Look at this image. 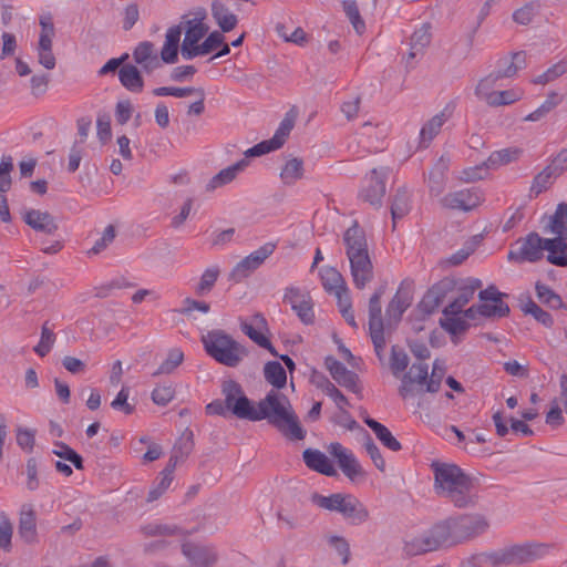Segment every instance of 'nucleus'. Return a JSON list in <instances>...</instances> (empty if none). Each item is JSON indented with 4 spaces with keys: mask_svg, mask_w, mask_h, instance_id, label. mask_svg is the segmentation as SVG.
<instances>
[{
    "mask_svg": "<svg viewBox=\"0 0 567 567\" xmlns=\"http://www.w3.org/2000/svg\"><path fill=\"white\" fill-rule=\"evenodd\" d=\"M223 394L228 411L237 417L249 421L267 420L285 437L292 441L306 437V431L300 425L289 399L277 390H270L256 408L245 395L241 385L234 380L224 382Z\"/></svg>",
    "mask_w": 567,
    "mask_h": 567,
    "instance_id": "1",
    "label": "nucleus"
},
{
    "mask_svg": "<svg viewBox=\"0 0 567 567\" xmlns=\"http://www.w3.org/2000/svg\"><path fill=\"white\" fill-rule=\"evenodd\" d=\"M489 527L487 518L478 513L461 514L432 526L426 533L404 545L408 555L416 556L444 546H453L474 539Z\"/></svg>",
    "mask_w": 567,
    "mask_h": 567,
    "instance_id": "2",
    "label": "nucleus"
},
{
    "mask_svg": "<svg viewBox=\"0 0 567 567\" xmlns=\"http://www.w3.org/2000/svg\"><path fill=\"white\" fill-rule=\"evenodd\" d=\"M434 491L437 496L447 499L457 508L475 506L477 497L474 483L460 466L450 463L433 462Z\"/></svg>",
    "mask_w": 567,
    "mask_h": 567,
    "instance_id": "3",
    "label": "nucleus"
},
{
    "mask_svg": "<svg viewBox=\"0 0 567 567\" xmlns=\"http://www.w3.org/2000/svg\"><path fill=\"white\" fill-rule=\"evenodd\" d=\"M206 353L220 364L236 368L247 355V350L224 330H212L202 337Z\"/></svg>",
    "mask_w": 567,
    "mask_h": 567,
    "instance_id": "4",
    "label": "nucleus"
},
{
    "mask_svg": "<svg viewBox=\"0 0 567 567\" xmlns=\"http://www.w3.org/2000/svg\"><path fill=\"white\" fill-rule=\"evenodd\" d=\"M506 293L501 292L496 286L489 285L486 289L478 292L481 303L473 305L466 310L462 311L464 317L470 320H475L477 316L484 318H504L511 312L506 302L503 301Z\"/></svg>",
    "mask_w": 567,
    "mask_h": 567,
    "instance_id": "5",
    "label": "nucleus"
},
{
    "mask_svg": "<svg viewBox=\"0 0 567 567\" xmlns=\"http://www.w3.org/2000/svg\"><path fill=\"white\" fill-rule=\"evenodd\" d=\"M546 238L537 233H529L526 237L519 238L508 251V260L518 264L536 262L544 257Z\"/></svg>",
    "mask_w": 567,
    "mask_h": 567,
    "instance_id": "6",
    "label": "nucleus"
},
{
    "mask_svg": "<svg viewBox=\"0 0 567 567\" xmlns=\"http://www.w3.org/2000/svg\"><path fill=\"white\" fill-rule=\"evenodd\" d=\"M389 176V168H373L363 179V186L359 197L377 208L381 207L385 195V182Z\"/></svg>",
    "mask_w": 567,
    "mask_h": 567,
    "instance_id": "7",
    "label": "nucleus"
},
{
    "mask_svg": "<svg viewBox=\"0 0 567 567\" xmlns=\"http://www.w3.org/2000/svg\"><path fill=\"white\" fill-rule=\"evenodd\" d=\"M275 250L276 244L266 243L236 264L229 274V280L236 284L241 282L257 270Z\"/></svg>",
    "mask_w": 567,
    "mask_h": 567,
    "instance_id": "8",
    "label": "nucleus"
},
{
    "mask_svg": "<svg viewBox=\"0 0 567 567\" xmlns=\"http://www.w3.org/2000/svg\"><path fill=\"white\" fill-rule=\"evenodd\" d=\"M455 289L456 280L451 277H444L425 292L419 303L420 310L425 315H432L439 309L447 295Z\"/></svg>",
    "mask_w": 567,
    "mask_h": 567,
    "instance_id": "9",
    "label": "nucleus"
},
{
    "mask_svg": "<svg viewBox=\"0 0 567 567\" xmlns=\"http://www.w3.org/2000/svg\"><path fill=\"white\" fill-rule=\"evenodd\" d=\"M284 302L291 306V309L296 312L302 323H313V302L308 292L301 291L296 287H288L285 291Z\"/></svg>",
    "mask_w": 567,
    "mask_h": 567,
    "instance_id": "10",
    "label": "nucleus"
},
{
    "mask_svg": "<svg viewBox=\"0 0 567 567\" xmlns=\"http://www.w3.org/2000/svg\"><path fill=\"white\" fill-rule=\"evenodd\" d=\"M293 120L286 116L279 124L274 136L270 140L262 141L245 152L246 157H255L268 154L279 150L286 142L291 130L293 128Z\"/></svg>",
    "mask_w": 567,
    "mask_h": 567,
    "instance_id": "11",
    "label": "nucleus"
},
{
    "mask_svg": "<svg viewBox=\"0 0 567 567\" xmlns=\"http://www.w3.org/2000/svg\"><path fill=\"white\" fill-rule=\"evenodd\" d=\"M412 303V296L402 285L398 289L385 309V328L388 334H391L402 319L403 313Z\"/></svg>",
    "mask_w": 567,
    "mask_h": 567,
    "instance_id": "12",
    "label": "nucleus"
},
{
    "mask_svg": "<svg viewBox=\"0 0 567 567\" xmlns=\"http://www.w3.org/2000/svg\"><path fill=\"white\" fill-rule=\"evenodd\" d=\"M482 286L481 279L472 277L461 280L460 284L456 281L457 297L443 309L444 316L460 315L464 306L473 299L475 291L481 289Z\"/></svg>",
    "mask_w": 567,
    "mask_h": 567,
    "instance_id": "13",
    "label": "nucleus"
},
{
    "mask_svg": "<svg viewBox=\"0 0 567 567\" xmlns=\"http://www.w3.org/2000/svg\"><path fill=\"white\" fill-rule=\"evenodd\" d=\"M324 365L330 372L332 379L341 386L347 390L360 394L361 386L359 385V377L355 372L346 368L343 363L338 361L333 357H327L324 360Z\"/></svg>",
    "mask_w": 567,
    "mask_h": 567,
    "instance_id": "14",
    "label": "nucleus"
},
{
    "mask_svg": "<svg viewBox=\"0 0 567 567\" xmlns=\"http://www.w3.org/2000/svg\"><path fill=\"white\" fill-rule=\"evenodd\" d=\"M482 203V195L477 188H465L449 193L442 198L444 207L468 212Z\"/></svg>",
    "mask_w": 567,
    "mask_h": 567,
    "instance_id": "15",
    "label": "nucleus"
},
{
    "mask_svg": "<svg viewBox=\"0 0 567 567\" xmlns=\"http://www.w3.org/2000/svg\"><path fill=\"white\" fill-rule=\"evenodd\" d=\"M132 56L134 62L138 64L146 74H151L162 68L156 47L151 41L140 42L133 50Z\"/></svg>",
    "mask_w": 567,
    "mask_h": 567,
    "instance_id": "16",
    "label": "nucleus"
},
{
    "mask_svg": "<svg viewBox=\"0 0 567 567\" xmlns=\"http://www.w3.org/2000/svg\"><path fill=\"white\" fill-rule=\"evenodd\" d=\"M350 261L351 276L358 289H363L373 279V265L369 252L348 257Z\"/></svg>",
    "mask_w": 567,
    "mask_h": 567,
    "instance_id": "17",
    "label": "nucleus"
},
{
    "mask_svg": "<svg viewBox=\"0 0 567 567\" xmlns=\"http://www.w3.org/2000/svg\"><path fill=\"white\" fill-rule=\"evenodd\" d=\"M181 546L183 555L196 567H213L217 560V555L210 547L200 546L186 539Z\"/></svg>",
    "mask_w": 567,
    "mask_h": 567,
    "instance_id": "18",
    "label": "nucleus"
},
{
    "mask_svg": "<svg viewBox=\"0 0 567 567\" xmlns=\"http://www.w3.org/2000/svg\"><path fill=\"white\" fill-rule=\"evenodd\" d=\"M329 451L334 457H337L341 471L350 480L363 474L362 467L355 456L346 450L340 443H331Z\"/></svg>",
    "mask_w": 567,
    "mask_h": 567,
    "instance_id": "19",
    "label": "nucleus"
},
{
    "mask_svg": "<svg viewBox=\"0 0 567 567\" xmlns=\"http://www.w3.org/2000/svg\"><path fill=\"white\" fill-rule=\"evenodd\" d=\"M18 534L27 544H34L38 542L37 514L32 505H22L19 517Z\"/></svg>",
    "mask_w": 567,
    "mask_h": 567,
    "instance_id": "20",
    "label": "nucleus"
},
{
    "mask_svg": "<svg viewBox=\"0 0 567 567\" xmlns=\"http://www.w3.org/2000/svg\"><path fill=\"white\" fill-rule=\"evenodd\" d=\"M212 17L221 32H230L238 23L237 16L229 7V0H214L212 2Z\"/></svg>",
    "mask_w": 567,
    "mask_h": 567,
    "instance_id": "21",
    "label": "nucleus"
},
{
    "mask_svg": "<svg viewBox=\"0 0 567 567\" xmlns=\"http://www.w3.org/2000/svg\"><path fill=\"white\" fill-rule=\"evenodd\" d=\"M343 243L348 257L369 252L365 233L357 221L343 234Z\"/></svg>",
    "mask_w": 567,
    "mask_h": 567,
    "instance_id": "22",
    "label": "nucleus"
},
{
    "mask_svg": "<svg viewBox=\"0 0 567 567\" xmlns=\"http://www.w3.org/2000/svg\"><path fill=\"white\" fill-rule=\"evenodd\" d=\"M23 220L35 231L53 235L58 230L54 217L48 212L30 209L25 212Z\"/></svg>",
    "mask_w": 567,
    "mask_h": 567,
    "instance_id": "23",
    "label": "nucleus"
},
{
    "mask_svg": "<svg viewBox=\"0 0 567 567\" xmlns=\"http://www.w3.org/2000/svg\"><path fill=\"white\" fill-rule=\"evenodd\" d=\"M526 66V53L524 51L515 52L508 56H504L497 62V70L493 73L498 80L513 78L518 71Z\"/></svg>",
    "mask_w": 567,
    "mask_h": 567,
    "instance_id": "24",
    "label": "nucleus"
},
{
    "mask_svg": "<svg viewBox=\"0 0 567 567\" xmlns=\"http://www.w3.org/2000/svg\"><path fill=\"white\" fill-rule=\"evenodd\" d=\"M182 31V25H174L167 30L161 55H158L162 64H173L177 61Z\"/></svg>",
    "mask_w": 567,
    "mask_h": 567,
    "instance_id": "25",
    "label": "nucleus"
},
{
    "mask_svg": "<svg viewBox=\"0 0 567 567\" xmlns=\"http://www.w3.org/2000/svg\"><path fill=\"white\" fill-rule=\"evenodd\" d=\"M141 532L146 537H176L181 545L189 536V532L174 524H147L141 527Z\"/></svg>",
    "mask_w": 567,
    "mask_h": 567,
    "instance_id": "26",
    "label": "nucleus"
},
{
    "mask_svg": "<svg viewBox=\"0 0 567 567\" xmlns=\"http://www.w3.org/2000/svg\"><path fill=\"white\" fill-rule=\"evenodd\" d=\"M352 494L346 493H333L329 496H323L319 493H313L310 497V501L316 506L330 511L337 512L339 514H343L344 508L348 506L349 498H351Z\"/></svg>",
    "mask_w": 567,
    "mask_h": 567,
    "instance_id": "27",
    "label": "nucleus"
},
{
    "mask_svg": "<svg viewBox=\"0 0 567 567\" xmlns=\"http://www.w3.org/2000/svg\"><path fill=\"white\" fill-rule=\"evenodd\" d=\"M302 457L310 470L327 476H333L337 473L328 456L318 450L307 449L303 451Z\"/></svg>",
    "mask_w": 567,
    "mask_h": 567,
    "instance_id": "28",
    "label": "nucleus"
},
{
    "mask_svg": "<svg viewBox=\"0 0 567 567\" xmlns=\"http://www.w3.org/2000/svg\"><path fill=\"white\" fill-rule=\"evenodd\" d=\"M118 80L122 86L132 93H141L144 90L142 72L134 64H123L118 70Z\"/></svg>",
    "mask_w": 567,
    "mask_h": 567,
    "instance_id": "29",
    "label": "nucleus"
},
{
    "mask_svg": "<svg viewBox=\"0 0 567 567\" xmlns=\"http://www.w3.org/2000/svg\"><path fill=\"white\" fill-rule=\"evenodd\" d=\"M385 288L379 287L369 299L368 313H369V331L381 330L385 328V319L382 318L381 298L384 295Z\"/></svg>",
    "mask_w": 567,
    "mask_h": 567,
    "instance_id": "30",
    "label": "nucleus"
},
{
    "mask_svg": "<svg viewBox=\"0 0 567 567\" xmlns=\"http://www.w3.org/2000/svg\"><path fill=\"white\" fill-rule=\"evenodd\" d=\"M249 164L247 158H243L237 163L221 169L218 174H216L207 184V190H215L224 185L231 183L236 176L243 172Z\"/></svg>",
    "mask_w": 567,
    "mask_h": 567,
    "instance_id": "31",
    "label": "nucleus"
},
{
    "mask_svg": "<svg viewBox=\"0 0 567 567\" xmlns=\"http://www.w3.org/2000/svg\"><path fill=\"white\" fill-rule=\"evenodd\" d=\"M545 250L548 251L547 260L556 266H567V243L564 236H557L556 238L548 239L545 241Z\"/></svg>",
    "mask_w": 567,
    "mask_h": 567,
    "instance_id": "32",
    "label": "nucleus"
},
{
    "mask_svg": "<svg viewBox=\"0 0 567 567\" xmlns=\"http://www.w3.org/2000/svg\"><path fill=\"white\" fill-rule=\"evenodd\" d=\"M449 115L445 111L440 112L430 118L420 131V147H427L433 138L441 132L442 126L447 121Z\"/></svg>",
    "mask_w": 567,
    "mask_h": 567,
    "instance_id": "33",
    "label": "nucleus"
},
{
    "mask_svg": "<svg viewBox=\"0 0 567 567\" xmlns=\"http://www.w3.org/2000/svg\"><path fill=\"white\" fill-rule=\"evenodd\" d=\"M431 42V32L429 25L415 30L410 39V52L406 58V65H410L411 61L423 54L424 49Z\"/></svg>",
    "mask_w": 567,
    "mask_h": 567,
    "instance_id": "34",
    "label": "nucleus"
},
{
    "mask_svg": "<svg viewBox=\"0 0 567 567\" xmlns=\"http://www.w3.org/2000/svg\"><path fill=\"white\" fill-rule=\"evenodd\" d=\"M320 278L324 290L329 293L344 292L348 288L342 275L333 267L321 269Z\"/></svg>",
    "mask_w": 567,
    "mask_h": 567,
    "instance_id": "35",
    "label": "nucleus"
},
{
    "mask_svg": "<svg viewBox=\"0 0 567 567\" xmlns=\"http://www.w3.org/2000/svg\"><path fill=\"white\" fill-rule=\"evenodd\" d=\"M348 506L344 508L342 517L352 525H361L370 518V513L363 503L354 495L349 498Z\"/></svg>",
    "mask_w": 567,
    "mask_h": 567,
    "instance_id": "36",
    "label": "nucleus"
},
{
    "mask_svg": "<svg viewBox=\"0 0 567 567\" xmlns=\"http://www.w3.org/2000/svg\"><path fill=\"white\" fill-rule=\"evenodd\" d=\"M364 423L374 432L385 447L393 452H398L402 449L401 443L392 435L386 426L369 416L364 419Z\"/></svg>",
    "mask_w": 567,
    "mask_h": 567,
    "instance_id": "37",
    "label": "nucleus"
},
{
    "mask_svg": "<svg viewBox=\"0 0 567 567\" xmlns=\"http://www.w3.org/2000/svg\"><path fill=\"white\" fill-rule=\"evenodd\" d=\"M305 166L302 158L291 157L288 158L280 172L281 182L285 185H295L303 177Z\"/></svg>",
    "mask_w": 567,
    "mask_h": 567,
    "instance_id": "38",
    "label": "nucleus"
},
{
    "mask_svg": "<svg viewBox=\"0 0 567 567\" xmlns=\"http://www.w3.org/2000/svg\"><path fill=\"white\" fill-rule=\"evenodd\" d=\"M411 209L410 195L406 189L399 188L393 197L391 204V215L393 220V228L398 219L403 218Z\"/></svg>",
    "mask_w": 567,
    "mask_h": 567,
    "instance_id": "39",
    "label": "nucleus"
},
{
    "mask_svg": "<svg viewBox=\"0 0 567 567\" xmlns=\"http://www.w3.org/2000/svg\"><path fill=\"white\" fill-rule=\"evenodd\" d=\"M209 27L202 19L194 18L185 22V37L183 42L188 44H200L199 41L206 35Z\"/></svg>",
    "mask_w": 567,
    "mask_h": 567,
    "instance_id": "40",
    "label": "nucleus"
},
{
    "mask_svg": "<svg viewBox=\"0 0 567 567\" xmlns=\"http://www.w3.org/2000/svg\"><path fill=\"white\" fill-rule=\"evenodd\" d=\"M264 375L268 383L277 390L282 389L287 383V373L278 361H269L265 364Z\"/></svg>",
    "mask_w": 567,
    "mask_h": 567,
    "instance_id": "41",
    "label": "nucleus"
},
{
    "mask_svg": "<svg viewBox=\"0 0 567 567\" xmlns=\"http://www.w3.org/2000/svg\"><path fill=\"white\" fill-rule=\"evenodd\" d=\"M535 290L538 300L548 308L557 310L565 307L560 296L556 293L549 286L537 281L535 285Z\"/></svg>",
    "mask_w": 567,
    "mask_h": 567,
    "instance_id": "42",
    "label": "nucleus"
},
{
    "mask_svg": "<svg viewBox=\"0 0 567 567\" xmlns=\"http://www.w3.org/2000/svg\"><path fill=\"white\" fill-rule=\"evenodd\" d=\"M520 309L525 315L533 316L537 322L547 328L554 324L551 315L542 309L530 297H527L525 302L522 301Z\"/></svg>",
    "mask_w": 567,
    "mask_h": 567,
    "instance_id": "43",
    "label": "nucleus"
},
{
    "mask_svg": "<svg viewBox=\"0 0 567 567\" xmlns=\"http://www.w3.org/2000/svg\"><path fill=\"white\" fill-rule=\"evenodd\" d=\"M542 8L539 0H532L513 12V20L522 25L529 24Z\"/></svg>",
    "mask_w": 567,
    "mask_h": 567,
    "instance_id": "44",
    "label": "nucleus"
},
{
    "mask_svg": "<svg viewBox=\"0 0 567 567\" xmlns=\"http://www.w3.org/2000/svg\"><path fill=\"white\" fill-rule=\"evenodd\" d=\"M520 153H522V151L516 147H508V148L495 151L489 155V157L487 159V165H488V167H497V166L509 164V163L518 159Z\"/></svg>",
    "mask_w": 567,
    "mask_h": 567,
    "instance_id": "45",
    "label": "nucleus"
},
{
    "mask_svg": "<svg viewBox=\"0 0 567 567\" xmlns=\"http://www.w3.org/2000/svg\"><path fill=\"white\" fill-rule=\"evenodd\" d=\"M498 78L492 72L484 79H482L475 89L476 96L484 101L487 105L491 103L493 96L497 91L494 89L497 86Z\"/></svg>",
    "mask_w": 567,
    "mask_h": 567,
    "instance_id": "46",
    "label": "nucleus"
},
{
    "mask_svg": "<svg viewBox=\"0 0 567 567\" xmlns=\"http://www.w3.org/2000/svg\"><path fill=\"white\" fill-rule=\"evenodd\" d=\"M410 359L406 352L399 346H392L390 357V369L395 378H399L402 372L409 367Z\"/></svg>",
    "mask_w": 567,
    "mask_h": 567,
    "instance_id": "47",
    "label": "nucleus"
},
{
    "mask_svg": "<svg viewBox=\"0 0 567 567\" xmlns=\"http://www.w3.org/2000/svg\"><path fill=\"white\" fill-rule=\"evenodd\" d=\"M220 270L219 267L213 266L207 268L200 276L199 282L195 289L197 296H205L214 288Z\"/></svg>",
    "mask_w": 567,
    "mask_h": 567,
    "instance_id": "48",
    "label": "nucleus"
},
{
    "mask_svg": "<svg viewBox=\"0 0 567 567\" xmlns=\"http://www.w3.org/2000/svg\"><path fill=\"white\" fill-rule=\"evenodd\" d=\"M567 73V59H563L532 80L534 84H547Z\"/></svg>",
    "mask_w": 567,
    "mask_h": 567,
    "instance_id": "49",
    "label": "nucleus"
},
{
    "mask_svg": "<svg viewBox=\"0 0 567 567\" xmlns=\"http://www.w3.org/2000/svg\"><path fill=\"white\" fill-rule=\"evenodd\" d=\"M555 178L557 177L546 166L534 177L529 188V197H537L539 194L548 189Z\"/></svg>",
    "mask_w": 567,
    "mask_h": 567,
    "instance_id": "50",
    "label": "nucleus"
},
{
    "mask_svg": "<svg viewBox=\"0 0 567 567\" xmlns=\"http://www.w3.org/2000/svg\"><path fill=\"white\" fill-rule=\"evenodd\" d=\"M488 104L492 107L511 105L523 97V91L518 89H509L504 91H497Z\"/></svg>",
    "mask_w": 567,
    "mask_h": 567,
    "instance_id": "51",
    "label": "nucleus"
},
{
    "mask_svg": "<svg viewBox=\"0 0 567 567\" xmlns=\"http://www.w3.org/2000/svg\"><path fill=\"white\" fill-rule=\"evenodd\" d=\"M240 328L241 331L259 347L267 349L272 355H278L269 339L265 337L260 331L255 329L250 323L243 322Z\"/></svg>",
    "mask_w": 567,
    "mask_h": 567,
    "instance_id": "52",
    "label": "nucleus"
},
{
    "mask_svg": "<svg viewBox=\"0 0 567 567\" xmlns=\"http://www.w3.org/2000/svg\"><path fill=\"white\" fill-rule=\"evenodd\" d=\"M13 525L6 513L0 514V549L10 553L12 549Z\"/></svg>",
    "mask_w": 567,
    "mask_h": 567,
    "instance_id": "53",
    "label": "nucleus"
},
{
    "mask_svg": "<svg viewBox=\"0 0 567 567\" xmlns=\"http://www.w3.org/2000/svg\"><path fill=\"white\" fill-rule=\"evenodd\" d=\"M526 555L527 551L524 548L517 546L506 551L493 554L492 559L494 564H513L516 561L525 560Z\"/></svg>",
    "mask_w": 567,
    "mask_h": 567,
    "instance_id": "54",
    "label": "nucleus"
},
{
    "mask_svg": "<svg viewBox=\"0 0 567 567\" xmlns=\"http://www.w3.org/2000/svg\"><path fill=\"white\" fill-rule=\"evenodd\" d=\"M551 231L557 236H567V204H558L551 219Z\"/></svg>",
    "mask_w": 567,
    "mask_h": 567,
    "instance_id": "55",
    "label": "nucleus"
},
{
    "mask_svg": "<svg viewBox=\"0 0 567 567\" xmlns=\"http://www.w3.org/2000/svg\"><path fill=\"white\" fill-rule=\"evenodd\" d=\"M184 360V353L179 349H172L166 360L158 367L153 375L172 373Z\"/></svg>",
    "mask_w": 567,
    "mask_h": 567,
    "instance_id": "56",
    "label": "nucleus"
},
{
    "mask_svg": "<svg viewBox=\"0 0 567 567\" xmlns=\"http://www.w3.org/2000/svg\"><path fill=\"white\" fill-rule=\"evenodd\" d=\"M318 386L334 401L341 411L344 410V406L349 405L348 399L329 379L323 378Z\"/></svg>",
    "mask_w": 567,
    "mask_h": 567,
    "instance_id": "57",
    "label": "nucleus"
},
{
    "mask_svg": "<svg viewBox=\"0 0 567 567\" xmlns=\"http://www.w3.org/2000/svg\"><path fill=\"white\" fill-rule=\"evenodd\" d=\"M440 324L452 336L461 334L470 328V323L457 316H446L445 319L440 320Z\"/></svg>",
    "mask_w": 567,
    "mask_h": 567,
    "instance_id": "58",
    "label": "nucleus"
},
{
    "mask_svg": "<svg viewBox=\"0 0 567 567\" xmlns=\"http://www.w3.org/2000/svg\"><path fill=\"white\" fill-rule=\"evenodd\" d=\"M343 10L346 12V16L352 23L353 28L355 29V31L358 33H362L365 29V23L360 16L357 2L354 0L343 1Z\"/></svg>",
    "mask_w": 567,
    "mask_h": 567,
    "instance_id": "59",
    "label": "nucleus"
},
{
    "mask_svg": "<svg viewBox=\"0 0 567 567\" xmlns=\"http://www.w3.org/2000/svg\"><path fill=\"white\" fill-rule=\"evenodd\" d=\"M55 342L54 332L48 328L47 323L42 326L41 338L39 343L34 347V352L40 357H45L52 349Z\"/></svg>",
    "mask_w": 567,
    "mask_h": 567,
    "instance_id": "60",
    "label": "nucleus"
},
{
    "mask_svg": "<svg viewBox=\"0 0 567 567\" xmlns=\"http://www.w3.org/2000/svg\"><path fill=\"white\" fill-rule=\"evenodd\" d=\"M559 103V96L557 93H550L546 101L534 112L529 113L524 120L536 122L548 114Z\"/></svg>",
    "mask_w": 567,
    "mask_h": 567,
    "instance_id": "61",
    "label": "nucleus"
},
{
    "mask_svg": "<svg viewBox=\"0 0 567 567\" xmlns=\"http://www.w3.org/2000/svg\"><path fill=\"white\" fill-rule=\"evenodd\" d=\"M13 171L11 156H3L0 163V193H7L12 184L10 173Z\"/></svg>",
    "mask_w": 567,
    "mask_h": 567,
    "instance_id": "62",
    "label": "nucleus"
},
{
    "mask_svg": "<svg viewBox=\"0 0 567 567\" xmlns=\"http://www.w3.org/2000/svg\"><path fill=\"white\" fill-rule=\"evenodd\" d=\"M371 341L373 343L374 352L379 359V361L384 363V350L386 346L385 334H388L386 329L381 330H372L369 331Z\"/></svg>",
    "mask_w": 567,
    "mask_h": 567,
    "instance_id": "63",
    "label": "nucleus"
},
{
    "mask_svg": "<svg viewBox=\"0 0 567 567\" xmlns=\"http://www.w3.org/2000/svg\"><path fill=\"white\" fill-rule=\"evenodd\" d=\"M410 383L423 384L429 377V367L426 363H413L410 370L404 374Z\"/></svg>",
    "mask_w": 567,
    "mask_h": 567,
    "instance_id": "64",
    "label": "nucleus"
}]
</instances>
